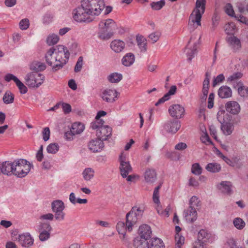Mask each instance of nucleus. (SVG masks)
I'll use <instances>...</instances> for the list:
<instances>
[{"label": "nucleus", "mask_w": 248, "mask_h": 248, "mask_svg": "<svg viewBox=\"0 0 248 248\" xmlns=\"http://www.w3.org/2000/svg\"><path fill=\"white\" fill-rule=\"evenodd\" d=\"M235 18L239 22L248 25V19L241 15L235 16Z\"/></svg>", "instance_id": "63"}, {"label": "nucleus", "mask_w": 248, "mask_h": 248, "mask_svg": "<svg viewBox=\"0 0 248 248\" xmlns=\"http://www.w3.org/2000/svg\"><path fill=\"white\" fill-rule=\"evenodd\" d=\"M53 18L52 15L50 13H46L43 18V23L46 24H49L52 21Z\"/></svg>", "instance_id": "64"}, {"label": "nucleus", "mask_w": 248, "mask_h": 248, "mask_svg": "<svg viewBox=\"0 0 248 248\" xmlns=\"http://www.w3.org/2000/svg\"><path fill=\"white\" fill-rule=\"evenodd\" d=\"M51 230L52 227L49 223L40 222L36 229V231L39 233V240L42 242L48 240L50 237Z\"/></svg>", "instance_id": "8"}, {"label": "nucleus", "mask_w": 248, "mask_h": 248, "mask_svg": "<svg viewBox=\"0 0 248 248\" xmlns=\"http://www.w3.org/2000/svg\"><path fill=\"white\" fill-rule=\"evenodd\" d=\"M184 216L188 222L193 223L197 219V213L196 209L188 208L184 210Z\"/></svg>", "instance_id": "19"}, {"label": "nucleus", "mask_w": 248, "mask_h": 248, "mask_svg": "<svg viewBox=\"0 0 248 248\" xmlns=\"http://www.w3.org/2000/svg\"><path fill=\"white\" fill-rule=\"evenodd\" d=\"M31 166H25V168L20 170L18 171L15 172L14 175L18 178H23L25 177L30 171Z\"/></svg>", "instance_id": "36"}, {"label": "nucleus", "mask_w": 248, "mask_h": 248, "mask_svg": "<svg viewBox=\"0 0 248 248\" xmlns=\"http://www.w3.org/2000/svg\"><path fill=\"white\" fill-rule=\"evenodd\" d=\"M224 78V76L222 74H219L214 78L213 82V86L215 87L218 83L222 82Z\"/></svg>", "instance_id": "58"}, {"label": "nucleus", "mask_w": 248, "mask_h": 248, "mask_svg": "<svg viewBox=\"0 0 248 248\" xmlns=\"http://www.w3.org/2000/svg\"><path fill=\"white\" fill-rule=\"evenodd\" d=\"M169 112L170 115L175 118H181L184 115L185 109L179 104L173 105L170 107Z\"/></svg>", "instance_id": "11"}, {"label": "nucleus", "mask_w": 248, "mask_h": 248, "mask_svg": "<svg viewBox=\"0 0 248 248\" xmlns=\"http://www.w3.org/2000/svg\"><path fill=\"white\" fill-rule=\"evenodd\" d=\"M210 74L206 72L205 74V78L203 82V87H202V96L201 97V100L202 102H205L209 90V85L210 82Z\"/></svg>", "instance_id": "20"}, {"label": "nucleus", "mask_w": 248, "mask_h": 248, "mask_svg": "<svg viewBox=\"0 0 248 248\" xmlns=\"http://www.w3.org/2000/svg\"><path fill=\"white\" fill-rule=\"evenodd\" d=\"M135 62V56L132 53H127L122 60V64L125 66H130Z\"/></svg>", "instance_id": "29"}, {"label": "nucleus", "mask_w": 248, "mask_h": 248, "mask_svg": "<svg viewBox=\"0 0 248 248\" xmlns=\"http://www.w3.org/2000/svg\"><path fill=\"white\" fill-rule=\"evenodd\" d=\"M43 139L45 141H47L50 137V132L49 127H46L42 131Z\"/></svg>", "instance_id": "55"}, {"label": "nucleus", "mask_w": 248, "mask_h": 248, "mask_svg": "<svg viewBox=\"0 0 248 248\" xmlns=\"http://www.w3.org/2000/svg\"><path fill=\"white\" fill-rule=\"evenodd\" d=\"M62 106L65 114H68L71 111V107L69 104L62 103Z\"/></svg>", "instance_id": "62"}, {"label": "nucleus", "mask_w": 248, "mask_h": 248, "mask_svg": "<svg viewBox=\"0 0 248 248\" xmlns=\"http://www.w3.org/2000/svg\"><path fill=\"white\" fill-rule=\"evenodd\" d=\"M59 40V37L57 35L52 34L49 35L46 39V42L49 46L56 44Z\"/></svg>", "instance_id": "45"}, {"label": "nucleus", "mask_w": 248, "mask_h": 248, "mask_svg": "<svg viewBox=\"0 0 248 248\" xmlns=\"http://www.w3.org/2000/svg\"><path fill=\"white\" fill-rule=\"evenodd\" d=\"M55 218L56 220L62 221L64 220L65 217V213L63 211H60L58 212H55Z\"/></svg>", "instance_id": "59"}, {"label": "nucleus", "mask_w": 248, "mask_h": 248, "mask_svg": "<svg viewBox=\"0 0 248 248\" xmlns=\"http://www.w3.org/2000/svg\"><path fill=\"white\" fill-rule=\"evenodd\" d=\"M232 94L231 89L227 86L220 87L218 90V95L221 98L230 97Z\"/></svg>", "instance_id": "24"}, {"label": "nucleus", "mask_w": 248, "mask_h": 248, "mask_svg": "<svg viewBox=\"0 0 248 248\" xmlns=\"http://www.w3.org/2000/svg\"><path fill=\"white\" fill-rule=\"evenodd\" d=\"M83 64V58L80 56L78 58V60L75 65L74 71L75 72H78L81 71Z\"/></svg>", "instance_id": "54"}, {"label": "nucleus", "mask_w": 248, "mask_h": 248, "mask_svg": "<svg viewBox=\"0 0 248 248\" xmlns=\"http://www.w3.org/2000/svg\"><path fill=\"white\" fill-rule=\"evenodd\" d=\"M122 75L118 73H113L108 77V81L111 83H118L122 79Z\"/></svg>", "instance_id": "37"}, {"label": "nucleus", "mask_w": 248, "mask_h": 248, "mask_svg": "<svg viewBox=\"0 0 248 248\" xmlns=\"http://www.w3.org/2000/svg\"><path fill=\"white\" fill-rule=\"evenodd\" d=\"M232 185L230 182L224 181L220 184L219 188L222 191V192L230 194L232 193Z\"/></svg>", "instance_id": "31"}, {"label": "nucleus", "mask_w": 248, "mask_h": 248, "mask_svg": "<svg viewBox=\"0 0 248 248\" xmlns=\"http://www.w3.org/2000/svg\"><path fill=\"white\" fill-rule=\"evenodd\" d=\"M166 4L165 0H160L158 1H154L150 3V6L153 10L158 11L161 9Z\"/></svg>", "instance_id": "39"}, {"label": "nucleus", "mask_w": 248, "mask_h": 248, "mask_svg": "<svg viewBox=\"0 0 248 248\" xmlns=\"http://www.w3.org/2000/svg\"><path fill=\"white\" fill-rule=\"evenodd\" d=\"M46 66L44 63L35 61L32 62L30 65V69L33 71V72H37L44 71L46 69Z\"/></svg>", "instance_id": "28"}, {"label": "nucleus", "mask_w": 248, "mask_h": 248, "mask_svg": "<svg viewBox=\"0 0 248 248\" xmlns=\"http://www.w3.org/2000/svg\"><path fill=\"white\" fill-rule=\"evenodd\" d=\"M54 216L52 213H48L46 214L42 215L40 217V219L41 220H52L54 219Z\"/></svg>", "instance_id": "61"}, {"label": "nucleus", "mask_w": 248, "mask_h": 248, "mask_svg": "<svg viewBox=\"0 0 248 248\" xmlns=\"http://www.w3.org/2000/svg\"><path fill=\"white\" fill-rule=\"evenodd\" d=\"M235 29V26L233 23H230L225 26V31L228 34H233Z\"/></svg>", "instance_id": "49"}, {"label": "nucleus", "mask_w": 248, "mask_h": 248, "mask_svg": "<svg viewBox=\"0 0 248 248\" xmlns=\"http://www.w3.org/2000/svg\"><path fill=\"white\" fill-rule=\"evenodd\" d=\"M181 124L179 121H169L164 125L165 129L169 133H175L180 128Z\"/></svg>", "instance_id": "16"}, {"label": "nucleus", "mask_w": 248, "mask_h": 248, "mask_svg": "<svg viewBox=\"0 0 248 248\" xmlns=\"http://www.w3.org/2000/svg\"><path fill=\"white\" fill-rule=\"evenodd\" d=\"M234 226L239 230H242L245 226V222L240 218H235L233 221Z\"/></svg>", "instance_id": "44"}, {"label": "nucleus", "mask_w": 248, "mask_h": 248, "mask_svg": "<svg viewBox=\"0 0 248 248\" xmlns=\"http://www.w3.org/2000/svg\"><path fill=\"white\" fill-rule=\"evenodd\" d=\"M0 165L2 174L8 176L14 175V161L13 162L9 161H3L2 162L0 161Z\"/></svg>", "instance_id": "14"}, {"label": "nucleus", "mask_w": 248, "mask_h": 248, "mask_svg": "<svg viewBox=\"0 0 248 248\" xmlns=\"http://www.w3.org/2000/svg\"><path fill=\"white\" fill-rule=\"evenodd\" d=\"M17 239L20 245L25 248L31 247L34 243V239L29 232L19 235Z\"/></svg>", "instance_id": "10"}, {"label": "nucleus", "mask_w": 248, "mask_h": 248, "mask_svg": "<svg viewBox=\"0 0 248 248\" xmlns=\"http://www.w3.org/2000/svg\"><path fill=\"white\" fill-rule=\"evenodd\" d=\"M144 178L146 182L153 183L156 181V174L154 169H147L144 173Z\"/></svg>", "instance_id": "25"}, {"label": "nucleus", "mask_w": 248, "mask_h": 248, "mask_svg": "<svg viewBox=\"0 0 248 248\" xmlns=\"http://www.w3.org/2000/svg\"><path fill=\"white\" fill-rule=\"evenodd\" d=\"M59 150V146L57 143H53L49 144L46 150L48 153L55 154Z\"/></svg>", "instance_id": "42"}, {"label": "nucleus", "mask_w": 248, "mask_h": 248, "mask_svg": "<svg viewBox=\"0 0 248 248\" xmlns=\"http://www.w3.org/2000/svg\"><path fill=\"white\" fill-rule=\"evenodd\" d=\"M241 85L238 89V92L239 95L244 97L248 96V87L243 85L242 83H240Z\"/></svg>", "instance_id": "46"}, {"label": "nucleus", "mask_w": 248, "mask_h": 248, "mask_svg": "<svg viewBox=\"0 0 248 248\" xmlns=\"http://www.w3.org/2000/svg\"><path fill=\"white\" fill-rule=\"evenodd\" d=\"M143 211L137 207H134L126 215V226L129 231L132 229V226L135 225L138 220L140 219L142 215Z\"/></svg>", "instance_id": "6"}, {"label": "nucleus", "mask_w": 248, "mask_h": 248, "mask_svg": "<svg viewBox=\"0 0 248 248\" xmlns=\"http://www.w3.org/2000/svg\"><path fill=\"white\" fill-rule=\"evenodd\" d=\"M99 27L102 31L98 33V36L102 39H108L113 35L112 31L116 28V24L112 19H108L106 20L100 21L99 24Z\"/></svg>", "instance_id": "3"}, {"label": "nucleus", "mask_w": 248, "mask_h": 248, "mask_svg": "<svg viewBox=\"0 0 248 248\" xmlns=\"http://www.w3.org/2000/svg\"><path fill=\"white\" fill-rule=\"evenodd\" d=\"M226 111L232 114L236 115L240 111V106L238 103L232 101L228 102L225 105Z\"/></svg>", "instance_id": "17"}, {"label": "nucleus", "mask_w": 248, "mask_h": 248, "mask_svg": "<svg viewBox=\"0 0 248 248\" xmlns=\"http://www.w3.org/2000/svg\"><path fill=\"white\" fill-rule=\"evenodd\" d=\"M112 128L108 125L100 127L99 130H96L97 138L102 140H106L108 138L111 136Z\"/></svg>", "instance_id": "13"}, {"label": "nucleus", "mask_w": 248, "mask_h": 248, "mask_svg": "<svg viewBox=\"0 0 248 248\" xmlns=\"http://www.w3.org/2000/svg\"><path fill=\"white\" fill-rule=\"evenodd\" d=\"M16 86L18 87L20 93L21 94H25L28 91V89L24 84L19 80L16 83Z\"/></svg>", "instance_id": "53"}, {"label": "nucleus", "mask_w": 248, "mask_h": 248, "mask_svg": "<svg viewBox=\"0 0 248 248\" xmlns=\"http://www.w3.org/2000/svg\"><path fill=\"white\" fill-rule=\"evenodd\" d=\"M119 161L121 174L123 178H126L128 174L132 172V168L129 162L126 159V157L123 155V153L119 156Z\"/></svg>", "instance_id": "9"}, {"label": "nucleus", "mask_w": 248, "mask_h": 248, "mask_svg": "<svg viewBox=\"0 0 248 248\" xmlns=\"http://www.w3.org/2000/svg\"><path fill=\"white\" fill-rule=\"evenodd\" d=\"M64 208V203L61 200H55L51 203V209L53 212L63 211Z\"/></svg>", "instance_id": "30"}, {"label": "nucleus", "mask_w": 248, "mask_h": 248, "mask_svg": "<svg viewBox=\"0 0 248 248\" xmlns=\"http://www.w3.org/2000/svg\"><path fill=\"white\" fill-rule=\"evenodd\" d=\"M118 93L116 91L107 89L104 90L101 95L102 99L108 103H113L117 97Z\"/></svg>", "instance_id": "12"}, {"label": "nucleus", "mask_w": 248, "mask_h": 248, "mask_svg": "<svg viewBox=\"0 0 248 248\" xmlns=\"http://www.w3.org/2000/svg\"><path fill=\"white\" fill-rule=\"evenodd\" d=\"M29 20L27 18L22 19L19 23V27L22 30H25L29 28Z\"/></svg>", "instance_id": "52"}, {"label": "nucleus", "mask_w": 248, "mask_h": 248, "mask_svg": "<svg viewBox=\"0 0 248 248\" xmlns=\"http://www.w3.org/2000/svg\"><path fill=\"white\" fill-rule=\"evenodd\" d=\"M125 43L120 40H114L110 44V47L116 53L121 52L124 48Z\"/></svg>", "instance_id": "22"}, {"label": "nucleus", "mask_w": 248, "mask_h": 248, "mask_svg": "<svg viewBox=\"0 0 248 248\" xmlns=\"http://www.w3.org/2000/svg\"><path fill=\"white\" fill-rule=\"evenodd\" d=\"M137 45L141 52H145L147 49V40L143 36L137 35L136 36Z\"/></svg>", "instance_id": "26"}, {"label": "nucleus", "mask_w": 248, "mask_h": 248, "mask_svg": "<svg viewBox=\"0 0 248 248\" xmlns=\"http://www.w3.org/2000/svg\"><path fill=\"white\" fill-rule=\"evenodd\" d=\"M14 173L20 170L23 169L25 168V166H31L32 165L27 160L24 159H17L14 161Z\"/></svg>", "instance_id": "21"}, {"label": "nucleus", "mask_w": 248, "mask_h": 248, "mask_svg": "<svg viewBox=\"0 0 248 248\" xmlns=\"http://www.w3.org/2000/svg\"><path fill=\"white\" fill-rule=\"evenodd\" d=\"M94 171L93 169L91 168L85 169L82 172L84 179L86 181H90L94 176Z\"/></svg>", "instance_id": "38"}, {"label": "nucleus", "mask_w": 248, "mask_h": 248, "mask_svg": "<svg viewBox=\"0 0 248 248\" xmlns=\"http://www.w3.org/2000/svg\"><path fill=\"white\" fill-rule=\"evenodd\" d=\"M45 77L44 75L37 72H30L25 77L27 84L31 88H37L44 82Z\"/></svg>", "instance_id": "5"}, {"label": "nucleus", "mask_w": 248, "mask_h": 248, "mask_svg": "<svg viewBox=\"0 0 248 248\" xmlns=\"http://www.w3.org/2000/svg\"><path fill=\"white\" fill-rule=\"evenodd\" d=\"M191 172L195 175H200L202 172V168L200 164L198 163L192 165L191 168Z\"/></svg>", "instance_id": "48"}, {"label": "nucleus", "mask_w": 248, "mask_h": 248, "mask_svg": "<svg viewBox=\"0 0 248 248\" xmlns=\"http://www.w3.org/2000/svg\"><path fill=\"white\" fill-rule=\"evenodd\" d=\"M84 125L81 123L76 122L73 124L71 129L76 135L81 133L84 129Z\"/></svg>", "instance_id": "33"}, {"label": "nucleus", "mask_w": 248, "mask_h": 248, "mask_svg": "<svg viewBox=\"0 0 248 248\" xmlns=\"http://www.w3.org/2000/svg\"><path fill=\"white\" fill-rule=\"evenodd\" d=\"M14 95L10 92H6L3 95V101L5 104H9L13 103Z\"/></svg>", "instance_id": "40"}, {"label": "nucleus", "mask_w": 248, "mask_h": 248, "mask_svg": "<svg viewBox=\"0 0 248 248\" xmlns=\"http://www.w3.org/2000/svg\"><path fill=\"white\" fill-rule=\"evenodd\" d=\"M205 169L208 171L216 173L220 170L221 166L220 164L217 163H210L206 166Z\"/></svg>", "instance_id": "34"}, {"label": "nucleus", "mask_w": 248, "mask_h": 248, "mask_svg": "<svg viewBox=\"0 0 248 248\" xmlns=\"http://www.w3.org/2000/svg\"><path fill=\"white\" fill-rule=\"evenodd\" d=\"M105 7L103 0H81V5L73 11V17L78 22H90V16L99 15Z\"/></svg>", "instance_id": "1"}, {"label": "nucleus", "mask_w": 248, "mask_h": 248, "mask_svg": "<svg viewBox=\"0 0 248 248\" xmlns=\"http://www.w3.org/2000/svg\"><path fill=\"white\" fill-rule=\"evenodd\" d=\"M206 0H197L196 8L190 16L191 22L196 23L197 26L201 25V18L205 10Z\"/></svg>", "instance_id": "4"}, {"label": "nucleus", "mask_w": 248, "mask_h": 248, "mask_svg": "<svg viewBox=\"0 0 248 248\" xmlns=\"http://www.w3.org/2000/svg\"><path fill=\"white\" fill-rule=\"evenodd\" d=\"M200 202H201L197 197L193 196L189 200L188 208L196 209L197 211L200 208Z\"/></svg>", "instance_id": "32"}, {"label": "nucleus", "mask_w": 248, "mask_h": 248, "mask_svg": "<svg viewBox=\"0 0 248 248\" xmlns=\"http://www.w3.org/2000/svg\"><path fill=\"white\" fill-rule=\"evenodd\" d=\"M226 41L229 45L235 50L241 48L240 40L235 36H230L226 38Z\"/></svg>", "instance_id": "27"}, {"label": "nucleus", "mask_w": 248, "mask_h": 248, "mask_svg": "<svg viewBox=\"0 0 248 248\" xmlns=\"http://www.w3.org/2000/svg\"><path fill=\"white\" fill-rule=\"evenodd\" d=\"M164 245L163 241L159 238L155 237L151 239V245L149 248H164Z\"/></svg>", "instance_id": "35"}, {"label": "nucleus", "mask_w": 248, "mask_h": 248, "mask_svg": "<svg viewBox=\"0 0 248 248\" xmlns=\"http://www.w3.org/2000/svg\"><path fill=\"white\" fill-rule=\"evenodd\" d=\"M228 115L224 110H219L217 114V119L221 124V129L223 134L226 136L231 135L234 129V125L232 123L225 122V116Z\"/></svg>", "instance_id": "7"}, {"label": "nucleus", "mask_w": 248, "mask_h": 248, "mask_svg": "<svg viewBox=\"0 0 248 248\" xmlns=\"http://www.w3.org/2000/svg\"><path fill=\"white\" fill-rule=\"evenodd\" d=\"M70 53L67 48L62 45L51 47L46 52L45 58L46 62L52 66L53 72L62 69L67 63Z\"/></svg>", "instance_id": "2"}, {"label": "nucleus", "mask_w": 248, "mask_h": 248, "mask_svg": "<svg viewBox=\"0 0 248 248\" xmlns=\"http://www.w3.org/2000/svg\"><path fill=\"white\" fill-rule=\"evenodd\" d=\"M4 79L7 82H9L13 80L16 83L19 79L15 76L12 74H7L4 77Z\"/></svg>", "instance_id": "57"}, {"label": "nucleus", "mask_w": 248, "mask_h": 248, "mask_svg": "<svg viewBox=\"0 0 248 248\" xmlns=\"http://www.w3.org/2000/svg\"><path fill=\"white\" fill-rule=\"evenodd\" d=\"M160 37V33L157 32H153L149 35V38L150 39L153 43L156 42Z\"/></svg>", "instance_id": "60"}, {"label": "nucleus", "mask_w": 248, "mask_h": 248, "mask_svg": "<svg viewBox=\"0 0 248 248\" xmlns=\"http://www.w3.org/2000/svg\"><path fill=\"white\" fill-rule=\"evenodd\" d=\"M209 234L205 230H201L199 231L198 234V240L202 241L204 243L206 241L204 239L208 238Z\"/></svg>", "instance_id": "47"}, {"label": "nucleus", "mask_w": 248, "mask_h": 248, "mask_svg": "<svg viewBox=\"0 0 248 248\" xmlns=\"http://www.w3.org/2000/svg\"><path fill=\"white\" fill-rule=\"evenodd\" d=\"M160 188V185L156 187L154 190L153 195V200L155 203L158 204L159 202V189Z\"/></svg>", "instance_id": "50"}, {"label": "nucleus", "mask_w": 248, "mask_h": 248, "mask_svg": "<svg viewBox=\"0 0 248 248\" xmlns=\"http://www.w3.org/2000/svg\"><path fill=\"white\" fill-rule=\"evenodd\" d=\"M104 147L103 141L98 138L92 140L88 143L89 150L94 153L100 152Z\"/></svg>", "instance_id": "15"}, {"label": "nucleus", "mask_w": 248, "mask_h": 248, "mask_svg": "<svg viewBox=\"0 0 248 248\" xmlns=\"http://www.w3.org/2000/svg\"><path fill=\"white\" fill-rule=\"evenodd\" d=\"M138 233L140 235L138 237L148 240L150 238L152 233L151 227L146 224L142 225L139 227Z\"/></svg>", "instance_id": "18"}, {"label": "nucleus", "mask_w": 248, "mask_h": 248, "mask_svg": "<svg viewBox=\"0 0 248 248\" xmlns=\"http://www.w3.org/2000/svg\"><path fill=\"white\" fill-rule=\"evenodd\" d=\"M197 52V44L196 43H194L193 47L192 48H188L186 52L187 60L189 62L191 61Z\"/></svg>", "instance_id": "41"}, {"label": "nucleus", "mask_w": 248, "mask_h": 248, "mask_svg": "<svg viewBox=\"0 0 248 248\" xmlns=\"http://www.w3.org/2000/svg\"><path fill=\"white\" fill-rule=\"evenodd\" d=\"M175 240L176 242L177 246L180 248L181 246L184 244L185 238L182 236H180L179 234L175 235Z\"/></svg>", "instance_id": "56"}, {"label": "nucleus", "mask_w": 248, "mask_h": 248, "mask_svg": "<svg viewBox=\"0 0 248 248\" xmlns=\"http://www.w3.org/2000/svg\"><path fill=\"white\" fill-rule=\"evenodd\" d=\"M226 13L229 16L234 17L235 14L232 5L230 3H227L225 7Z\"/></svg>", "instance_id": "51"}, {"label": "nucleus", "mask_w": 248, "mask_h": 248, "mask_svg": "<svg viewBox=\"0 0 248 248\" xmlns=\"http://www.w3.org/2000/svg\"><path fill=\"white\" fill-rule=\"evenodd\" d=\"M116 228L119 234L125 235L126 233V229L127 228L126 225L123 222H119L116 226Z\"/></svg>", "instance_id": "43"}, {"label": "nucleus", "mask_w": 248, "mask_h": 248, "mask_svg": "<svg viewBox=\"0 0 248 248\" xmlns=\"http://www.w3.org/2000/svg\"><path fill=\"white\" fill-rule=\"evenodd\" d=\"M133 245L134 248H149V244L147 240L142 237H136L133 240Z\"/></svg>", "instance_id": "23"}]
</instances>
